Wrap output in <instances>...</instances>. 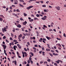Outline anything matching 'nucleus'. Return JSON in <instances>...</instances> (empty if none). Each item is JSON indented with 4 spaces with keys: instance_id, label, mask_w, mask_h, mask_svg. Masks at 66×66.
Instances as JSON below:
<instances>
[{
    "instance_id": "56",
    "label": "nucleus",
    "mask_w": 66,
    "mask_h": 66,
    "mask_svg": "<svg viewBox=\"0 0 66 66\" xmlns=\"http://www.w3.org/2000/svg\"><path fill=\"white\" fill-rule=\"evenodd\" d=\"M15 42L14 43L15 44H18V42Z\"/></svg>"
},
{
    "instance_id": "36",
    "label": "nucleus",
    "mask_w": 66,
    "mask_h": 66,
    "mask_svg": "<svg viewBox=\"0 0 66 66\" xmlns=\"http://www.w3.org/2000/svg\"><path fill=\"white\" fill-rule=\"evenodd\" d=\"M17 42V41L16 40H13V42Z\"/></svg>"
},
{
    "instance_id": "64",
    "label": "nucleus",
    "mask_w": 66,
    "mask_h": 66,
    "mask_svg": "<svg viewBox=\"0 0 66 66\" xmlns=\"http://www.w3.org/2000/svg\"><path fill=\"white\" fill-rule=\"evenodd\" d=\"M30 65H29V64H28L27 65V66H29Z\"/></svg>"
},
{
    "instance_id": "58",
    "label": "nucleus",
    "mask_w": 66,
    "mask_h": 66,
    "mask_svg": "<svg viewBox=\"0 0 66 66\" xmlns=\"http://www.w3.org/2000/svg\"><path fill=\"white\" fill-rule=\"evenodd\" d=\"M51 52H52V53H53V52H54V51L52 50H51Z\"/></svg>"
},
{
    "instance_id": "9",
    "label": "nucleus",
    "mask_w": 66,
    "mask_h": 66,
    "mask_svg": "<svg viewBox=\"0 0 66 66\" xmlns=\"http://www.w3.org/2000/svg\"><path fill=\"white\" fill-rule=\"evenodd\" d=\"M56 63H57V64H59L60 63V62L59 61V60H58L57 61H55Z\"/></svg>"
},
{
    "instance_id": "62",
    "label": "nucleus",
    "mask_w": 66,
    "mask_h": 66,
    "mask_svg": "<svg viewBox=\"0 0 66 66\" xmlns=\"http://www.w3.org/2000/svg\"><path fill=\"white\" fill-rule=\"evenodd\" d=\"M55 51L56 52H57V53H59V51H58L57 50H56Z\"/></svg>"
},
{
    "instance_id": "14",
    "label": "nucleus",
    "mask_w": 66,
    "mask_h": 66,
    "mask_svg": "<svg viewBox=\"0 0 66 66\" xmlns=\"http://www.w3.org/2000/svg\"><path fill=\"white\" fill-rule=\"evenodd\" d=\"M24 28H25V27L21 28V29H22V31H24Z\"/></svg>"
},
{
    "instance_id": "29",
    "label": "nucleus",
    "mask_w": 66,
    "mask_h": 66,
    "mask_svg": "<svg viewBox=\"0 0 66 66\" xmlns=\"http://www.w3.org/2000/svg\"><path fill=\"white\" fill-rule=\"evenodd\" d=\"M63 36L64 37H66V34H65V33L63 34Z\"/></svg>"
},
{
    "instance_id": "48",
    "label": "nucleus",
    "mask_w": 66,
    "mask_h": 66,
    "mask_svg": "<svg viewBox=\"0 0 66 66\" xmlns=\"http://www.w3.org/2000/svg\"><path fill=\"white\" fill-rule=\"evenodd\" d=\"M2 30L3 31H5V30L3 28H2Z\"/></svg>"
},
{
    "instance_id": "18",
    "label": "nucleus",
    "mask_w": 66,
    "mask_h": 66,
    "mask_svg": "<svg viewBox=\"0 0 66 66\" xmlns=\"http://www.w3.org/2000/svg\"><path fill=\"white\" fill-rule=\"evenodd\" d=\"M22 35L21 34H20V35H19L18 36L19 37H22Z\"/></svg>"
},
{
    "instance_id": "38",
    "label": "nucleus",
    "mask_w": 66,
    "mask_h": 66,
    "mask_svg": "<svg viewBox=\"0 0 66 66\" xmlns=\"http://www.w3.org/2000/svg\"><path fill=\"white\" fill-rule=\"evenodd\" d=\"M51 36L52 38H54V37L53 36V35H51Z\"/></svg>"
},
{
    "instance_id": "15",
    "label": "nucleus",
    "mask_w": 66,
    "mask_h": 66,
    "mask_svg": "<svg viewBox=\"0 0 66 66\" xmlns=\"http://www.w3.org/2000/svg\"><path fill=\"white\" fill-rule=\"evenodd\" d=\"M30 54H31V55H32V56H34V54H33V53L31 52L30 53Z\"/></svg>"
},
{
    "instance_id": "61",
    "label": "nucleus",
    "mask_w": 66,
    "mask_h": 66,
    "mask_svg": "<svg viewBox=\"0 0 66 66\" xmlns=\"http://www.w3.org/2000/svg\"><path fill=\"white\" fill-rule=\"evenodd\" d=\"M58 49H59V50H61V48L60 47H58Z\"/></svg>"
},
{
    "instance_id": "32",
    "label": "nucleus",
    "mask_w": 66,
    "mask_h": 66,
    "mask_svg": "<svg viewBox=\"0 0 66 66\" xmlns=\"http://www.w3.org/2000/svg\"><path fill=\"white\" fill-rule=\"evenodd\" d=\"M57 39V40H61V39L60 38H56Z\"/></svg>"
},
{
    "instance_id": "28",
    "label": "nucleus",
    "mask_w": 66,
    "mask_h": 66,
    "mask_svg": "<svg viewBox=\"0 0 66 66\" xmlns=\"http://www.w3.org/2000/svg\"><path fill=\"white\" fill-rule=\"evenodd\" d=\"M15 65H17V62H16V60H15Z\"/></svg>"
},
{
    "instance_id": "7",
    "label": "nucleus",
    "mask_w": 66,
    "mask_h": 66,
    "mask_svg": "<svg viewBox=\"0 0 66 66\" xmlns=\"http://www.w3.org/2000/svg\"><path fill=\"white\" fill-rule=\"evenodd\" d=\"M17 45L18 46V48H19V49H21V46L19 45V44H18Z\"/></svg>"
},
{
    "instance_id": "11",
    "label": "nucleus",
    "mask_w": 66,
    "mask_h": 66,
    "mask_svg": "<svg viewBox=\"0 0 66 66\" xmlns=\"http://www.w3.org/2000/svg\"><path fill=\"white\" fill-rule=\"evenodd\" d=\"M13 30H12V31L13 32H15V28H13Z\"/></svg>"
},
{
    "instance_id": "60",
    "label": "nucleus",
    "mask_w": 66,
    "mask_h": 66,
    "mask_svg": "<svg viewBox=\"0 0 66 66\" xmlns=\"http://www.w3.org/2000/svg\"><path fill=\"white\" fill-rule=\"evenodd\" d=\"M20 19L21 20H23V19L22 18H21Z\"/></svg>"
},
{
    "instance_id": "57",
    "label": "nucleus",
    "mask_w": 66,
    "mask_h": 66,
    "mask_svg": "<svg viewBox=\"0 0 66 66\" xmlns=\"http://www.w3.org/2000/svg\"><path fill=\"white\" fill-rule=\"evenodd\" d=\"M25 38V36H23L22 37V39H24V38Z\"/></svg>"
},
{
    "instance_id": "51",
    "label": "nucleus",
    "mask_w": 66,
    "mask_h": 66,
    "mask_svg": "<svg viewBox=\"0 0 66 66\" xmlns=\"http://www.w3.org/2000/svg\"><path fill=\"white\" fill-rule=\"evenodd\" d=\"M34 52H35V53H36V50H34Z\"/></svg>"
},
{
    "instance_id": "5",
    "label": "nucleus",
    "mask_w": 66,
    "mask_h": 66,
    "mask_svg": "<svg viewBox=\"0 0 66 66\" xmlns=\"http://www.w3.org/2000/svg\"><path fill=\"white\" fill-rule=\"evenodd\" d=\"M18 25H17L16 26L18 27V28H20L21 27V26L20 25V24H19V23H18Z\"/></svg>"
},
{
    "instance_id": "12",
    "label": "nucleus",
    "mask_w": 66,
    "mask_h": 66,
    "mask_svg": "<svg viewBox=\"0 0 66 66\" xmlns=\"http://www.w3.org/2000/svg\"><path fill=\"white\" fill-rule=\"evenodd\" d=\"M0 17H2V18H4V16L3 15H0Z\"/></svg>"
},
{
    "instance_id": "41",
    "label": "nucleus",
    "mask_w": 66,
    "mask_h": 66,
    "mask_svg": "<svg viewBox=\"0 0 66 66\" xmlns=\"http://www.w3.org/2000/svg\"><path fill=\"white\" fill-rule=\"evenodd\" d=\"M30 63L32 64H33V61L31 60L30 61Z\"/></svg>"
},
{
    "instance_id": "42",
    "label": "nucleus",
    "mask_w": 66,
    "mask_h": 66,
    "mask_svg": "<svg viewBox=\"0 0 66 66\" xmlns=\"http://www.w3.org/2000/svg\"><path fill=\"white\" fill-rule=\"evenodd\" d=\"M24 49L25 51H27V49L26 48H24Z\"/></svg>"
},
{
    "instance_id": "16",
    "label": "nucleus",
    "mask_w": 66,
    "mask_h": 66,
    "mask_svg": "<svg viewBox=\"0 0 66 66\" xmlns=\"http://www.w3.org/2000/svg\"><path fill=\"white\" fill-rule=\"evenodd\" d=\"M0 21H3V19L1 18H0Z\"/></svg>"
},
{
    "instance_id": "53",
    "label": "nucleus",
    "mask_w": 66,
    "mask_h": 66,
    "mask_svg": "<svg viewBox=\"0 0 66 66\" xmlns=\"http://www.w3.org/2000/svg\"><path fill=\"white\" fill-rule=\"evenodd\" d=\"M27 44L29 46H30V43H29V42H28L27 43Z\"/></svg>"
},
{
    "instance_id": "39",
    "label": "nucleus",
    "mask_w": 66,
    "mask_h": 66,
    "mask_svg": "<svg viewBox=\"0 0 66 66\" xmlns=\"http://www.w3.org/2000/svg\"><path fill=\"white\" fill-rule=\"evenodd\" d=\"M3 39H6V37L5 36H4L3 37Z\"/></svg>"
},
{
    "instance_id": "26",
    "label": "nucleus",
    "mask_w": 66,
    "mask_h": 66,
    "mask_svg": "<svg viewBox=\"0 0 66 66\" xmlns=\"http://www.w3.org/2000/svg\"><path fill=\"white\" fill-rule=\"evenodd\" d=\"M47 61H48V62H51L50 59H47Z\"/></svg>"
},
{
    "instance_id": "35",
    "label": "nucleus",
    "mask_w": 66,
    "mask_h": 66,
    "mask_svg": "<svg viewBox=\"0 0 66 66\" xmlns=\"http://www.w3.org/2000/svg\"><path fill=\"white\" fill-rule=\"evenodd\" d=\"M15 30L17 31H19V29L18 28H15Z\"/></svg>"
},
{
    "instance_id": "8",
    "label": "nucleus",
    "mask_w": 66,
    "mask_h": 66,
    "mask_svg": "<svg viewBox=\"0 0 66 66\" xmlns=\"http://www.w3.org/2000/svg\"><path fill=\"white\" fill-rule=\"evenodd\" d=\"M27 23V21H25V22H24L23 23V25H24L26 24Z\"/></svg>"
},
{
    "instance_id": "63",
    "label": "nucleus",
    "mask_w": 66,
    "mask_h": 66,
    "mask_svg": "<svg viewBox=\"0 0 66 66\" xmlns=\"http://www.w3.org/2000/svg\"><path fill=\"white\" fill-rule=\"evenodd\" d=\"M49 8H52V6H49Z\"/></svg>"
},
{
    "instance_id": "50",
    "label": "nucleus",
    "mask_w": 66,
    "mask_h": 66,
    "mask_svg": "<svg viewBox=\"0 0 66 66\" xmlns=\"http://www.w3.org/2000/svg\"><path fill=\"white\" fill-rule=\"evenodd\" d=\"M10 39L11 40H13V39L11 38V37H10Z\"/></svg>"
},
{
    "instance_id": "37",
    "label": "nucleus",
    "mask_w": 66,
    "mask_h": 66,
    "mask_svg": "<svg viewBox=\"0 0 66 66\" xmlns=\"http://www.w3.org/2000/svg\"><path fill=\"white\" fill-rule=\"evenodd\" d=\"M44 11L45 12H48V11H47V10H46V9H44Z\"/></svg>"
},
{
    "instance_id": "54",
    "label": "nucleus",
    "mask_w": 66,
    "mask_h": 66,
    "mask_svg": "<svg viewBox=\"0 0 66 66\" xmlns=\"http://www.w3.org/2000/svg\"><path fill=\"white\" fill-rule=\"evenodd\" d=\"M41 14H42V15H44V13L43 12H41Z\"/></svg>"
},
{
    "instance_id": "34",
    "label": "nucleus",
    "mask_w": 66,
    "mask_h": 66,
    "mask_svg": "<svg viewBox=\"0 0 66 66\" xmlns=\"http://www.w3.org/2000/svg\"><path fill=\"white\" fill-rule=\"evenodd\" d=\"M46 5H42V7H46Z\"/></svg>"
},
{
    "instance_id": "59",
    "label": "nucleus",
    "mask_w": 66,
    "mask_h": 66,
    "mask_svg": "<svg viewBox=\"0 0 66 66\" xmlns=\"http://www.w3.org/2000/svg\"><path fill=\"white\" fill-rule=\"evenodd\" d=\"M44 64H47V62L46 61H45L44 62Z\"/></svg>"
},
{
    "instance_id": "49",
    "label": "nucleus",
    "mask_w": 66,
    "mask_h": 66,
    "mask_svg": "<svg viewBox=\"0 0 66 66\" xmlns=\"http://www.w3.org/2000/svg\"><path fill=\"white\" fill-rule=\"evenodd\" d=\"M13 49H14L15 50H16V48L14 46H13Z\"/></svg>"
},
{
    "instance_id": "21",
    "label": "nucleus",
    "mask_w": 66,
    "mask_h": 66,
    "mask_svg": "<svg viewBox=\"0 0 66 66\" xmlns=\"http://www.w3.org/2000/svg\"><path fill=\"white\" fill-rule=\"evenodd\" d=\"M11 36L12 37H13V36H14V35L12 33H11Z\"/></svg>"
},
{
    "instance_id": "44",
    "label": "nucleus",
    "mask_w": 66,
    "mask_h": 66,
    "mask_svg": "<svg viewBox=\"0 0 66 66\" xmlns=\"http://www.w3.org/2000/svg\"><path fill=\"white\" fill-rule=\"evenodd\" d=\"M4 30H5V32H6V28L5 27H4Z\"/></svg>"
},
{
    "instance_id": "6",
    "label": "nucleus",
    "mask_w": 66,
    "mask_h": 66,
    "mask_svg": "<svg viewBox=\"0 0 66 66\" xmlns=\"http://www.w3.org/2000/svg\"><path fill=\"white\" fill-rule=\"evenodd\" d=\"M55 7L56 9H57V10H60V7L59 6L56 7Z\"/></svg>"
},
{
    "instance_id": "19",
    "label": "nucleus",
    "mask_w": 66,
    "mask_h": 66,
    "mask_svg": "<svg viewBox=\"0 0 66 66\" xmlns=\"http://www.w3.org/2000/svg\"><path fill=\"white\" fill-rule=\"evenodd\" d=\"M19 5L20 6H21V7H24L22 5H21L20 4H19Z\"/></svg>"
},
{
    "instance_id": "33",
    "label": "nucleus",
    "mask_w": 66,
    "mask_h": 66,
    "mask_svg": "<svg viewBox=\"0 0 66 66\" xmlns=\"http://www.w3.org/2000/svg\"><path fill=\"white\" fill-rule=\"evenodd\" d=\"M54 65L55 66H57V63H54Z\"/></svg>"
},
{
    "instance_id": "52",
    "label": "nucleus",
    "mask_w": 66,
    "mask_h": 66,
    "mask_svg": "<svg viewBox=\"0 0 66 66\" xmlns=\"http://www.w3.org/2000/svg\"><path fill=\"white\" fill-rule=\"evenodd\" d=\"M29 60L30 61H31V60H32V58H31V57H29Z\"/></svg>"
},
{
    "instance_id": "27",
    "label": "nucleus",
    "mask_w": 66,
    "mask_h": 66,
    "mask_svg": "<svg viewBox=\"0 0 66 66\" xmlns=\"http://www.w3.org/2000/svg\"><path fill=\"white\" fill-rule=\"evenodd\" d=\"M43 27L44 28H47V26L45 25H43Z\"/></svg>"
},
{
    "instance_id": "31",
    "label": "nucleus",
    "mask_w": 66,
    "mask_h": 66,
    "mask_svg": "<svg viewBox=\"0 0 66 66\" xmlns=\"http://www.w3.org/2000/svg\"><path fill=\"white\" fill-rule=\"evenodd\" d=\"M58 46H59V47H61V44H59V43L58 44Z\"/></svg>"
},
{
    "instance_id": "45",
    "label": "nucleus",
    "mask_w": 66,
    "mask_h": 66,
    "mask_svg": "<svg viewBox=\"0 0 66 66\" xmlns=\"http://www.w3.org/2000/svg\"><path fill=\"white\" fill-rule=\"evenodd\" d=\"M5 40H6V41L7 43H8L9 42V41H8V40H7V39H5Z\"/></svg>"
},
{
    "instance_id": "3",
    "label": "nucleus",
    "mask_w": 66,
    "mask_h": 66,
    "mask_svg": "<svg viewBox=\"0 0 66 66\" xmlns=\"http://www.w3.org/2000/svg\"><path fill=\"white\" fill-rule=\"evenodd\" d=\"M22 54H24L25 55V56H26L27 57V55H28V54L26 52H22Z\"/></svg>"
},
{
    "instance_id": "46",
    "label": "nucleus",
    "mask_w": 66,
    "mask_h": 66,
    "mask_svg": "<svg viewBox=\"0 0 66 66\" xmlns=\"http://www.w3.org/2000/svg\"><path fill=\"white\" fill-rule=\"evenodd\" d=\"M27 62H28V64H29V63H30V60H28Z\"/></svg>"
},
{
    "instance_id": "47",
    "label": "nucleus",
    "mask_w": 66,
    "mask_h": 66,
    "mask_svg": "<svg viewBox=\"0 0 66 66\" xmlns=\"http://www.w3.org/2000/svg\"><path fill=\"white\" fill-rule=\"evenodd\" d=\"M43 40H44V41H46V39L45 38H43Z\"/></svg>"
},
{
    "instance_id": "17",
    "label": "nucleus",
    "mask_w": 66,
    "mask_h": 66,
    "mask_svg": "<svg viewBox=\"0 0 66 66\" xmlns=\"http://www.w3.org/2000/svg\"><path fill=\"white\" fill-rule=\"evenodd\" d=\"M43 40V39L42 38H40V40H39V42H42V41Z\"/></svg>"
},
{
    "instance_id": "25",
    "label": "nucleus",
    "mask_w": 66,
    "mask_h": 66,
    "mask_svg": "<svg viewBox=\"0 0 66 66\" xmlns=\"http://www.w3.org/2000/svg\"><path fill=\"white\" fill-rule=\"evenodd\" d=\"M16 11L17 12H20V10H19V9H17Z\"/></svg>"
},
{
    "instance_id": "24",
    "label": "nucleus",
    "mask_w": 66,
    "mask_h": 66,
    "mask_svg": "<svg viewBox=\"0 0 66 66\" xmlns=\"http://www.w3.org/2000/svg\"><path fill=\"white\" fill-rule=\"evenodd\" d=\"M49 54L51 56H52V57L53 56V55L52 54H51L50 53H49Z\"/></svg>"
},
{
    "instance_id": "4",
    "label": "nucleus",
    "mask_w": 66,
    "mask_h": 66,
    "mask_svg": "<svg viewBox=\"0 0 66 66\" xmlns=\"http://www.w3.org/2000/svg\"><path fill=\"white\" fill-rule=\"evenodd\" d=\"M2 45L3 46V47L4 48V50H5V49H6V46H5V45H2Z\"/></svg>"
},
{
    "instance_id": "23",
    "label": "nucleus",
    "mask_w": 66,
    "mask_h": 66,
    "mask_svg": "<svg viewBox=\"0 0 66 66\" xmlns=\"http://www.w3.org/2000/svg\"><path fill=\"white\" fill-rule=\"evenodd\" d=\"M29 21H30V22H32V21H33V19H31V20H29Z\"/></svg>"
},
{
    "instance_id": "1",
    "label": "nucleus",
    "mask_w": 66,
    "mask_h": 66,
    "mask_svg": "<svg viewBox=\"0 0 66 66\" xmlns=\"http://www.w3.org/2000/svg\"><path fill=\"white\" fill-rule=\"evenodd\" d=\"M47 17V16H44L43 18H41L43 20H45V19H46V18Z\"/></svg>"
},
{
    "instance_id": "43",
    "label": "nucleus",
    "mask_w": 66,
    "mask_h": 66,
    "mask_svg": "<svg viewBox=\"0 0 66 66\" xmlns=\"http://www.w3.org/2000/svg\"><path fill=\"white\" fill-rule=\"evenodd\" d=\"M12 6L13 7H15V5H12Z\"/></svg>"
},
{
    "instance_id": "2",
    "label": "nucleus",
    "mask_w": 66,
    "mask_h": 66,
    "mask_svg": "<svg viewBox=\"0 0 66 66\" xmlns=\"http://www.w3.org/2000/svg\"><path fill=\"white\" fill-rule=\"evenodd\" d=\"M33 7V6H30L28 7H27L26 9H27L28 10H30V9H31V8H32V7Z\"/></svg>"
},
{
    "instance_id": "10",
    "label": "nucleus",
    "mask_w": 66,
    "mask_h": 66,
    "mask_svg": "<svg viewBox=\"0 0 66 66\" xmlns=\"http://www.w3.org/2000/svg\"><path fill=\"white\" fill-rule=\"evenodd\" d=\"M46 50L47 51H50V49L49 48H46Z\"/></svg>"
},
{
    "instance_id": "13",
    "label": "nucleus",
    "mask_w": 66,
    "mask_h": 66,
    "mask_svg": "<svg viewBox=\"0 0 66 66\" xmlns=\"http://www.w3.org/2000/svg\"><path fill=\"white\" fill-rule=\"evenodd\" d=\"M34 20H38V19L36 18H34Z\"/></svg>"
},
{
    "instance_id": "55",
    "label": "nucleus",
    "mask_w": 66,
    "mask_h": 66,
    "mask_svg": "<svg viewBox=\"0 0 66 66\" xmlns=\"http://www.w3.org/2000/svg\"><path fill=\"white\" fill-rule=\"evenodd\" d=\"M59 62H61V63H63V61L61 60H59Z\"/></svg>"
},
{
    "instance_id": "30",
    "label": "nucleus",
    "mask_w": 66,
    "mask_h": 66,
    "mask_svg": "<svg viewBox=\"0 0 66 66\" xmlns=\"http://www.w3.org/2000/svg\"><path fill=\"white\" fill-rule=\"evenodd\" d=\"M36 16L37 17H39V15L38 14H37L36 15Z\"/></svg>"
},
{
    "instance_id": "22",
    "label": "nucleus",
    "mask_w": 66,
    "mask_h": 66,
    "mask_svg": "<svg viewBox=\"0 0 66 66\" xmlns=\"http://www.w3.org/2000/svg\"><path fill=\"white\" fill-rule=\"evenodd\" d=\"M46 38L48 39V40H49L50 39V38L49 37H48V36H47L46 37Z\"/></svg>"
},
{
    "instance_id": "40",
    "label": "nucleus",
    "mask_w": 66,
    "mask_h": 66,
    "mask_svg": "<svg viewBox=\"0 0 66 66\" xmlns=\"http://www.w3.org/2000/svg\"><path fill=\"white\" fill-rule=\"evenodd\" d=\"M16 53H17V55H19V54L18 53V52H16Z\"/></svg>"
},
{
    "instance_id": "20",
    "label": "nucleus",
    "mask_w": 66,
    "mask_h": 66,
    "mask_svg": "<svg viewBox=\"0 0 66 66\" xmlns=\"http://www.w3.org/2000/svg\"><path fill=\"white\" fill-rule=\"evenodd\" d=\"M23 14L24 16H27V14L25 13H24Z\"/></svg>"
}]
</instances>
